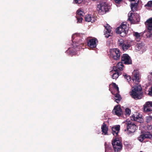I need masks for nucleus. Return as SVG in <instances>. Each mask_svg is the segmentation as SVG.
Returning <instances> with one entry per match:
<instances>
[{
	"label": "nucleus",
	"instance_id": "nucleus-34",
	"mask_svg": "<svg viewBox=\"0 0 152 152\" xmlns=\"http://www.w3.org/2000/svg\"><path fill=\"white\" fill-rule=\"evenodd\" d=\"M125 113L126 116H129L131 113L130 109L129 108H126L125 110Z\"/></svg>",
	"mask_w": 152,
	"mask_h": 152
},
{
	"label": "nucleus",
	"instance_id": "nucleus-13",
	"mask_svg": "<svg viewBox=\"0 0 152 152\" xmlns=\"http://www.w3.org/2000/svg\"><path fill=\"white\" fill-rule=\"evenodd\" d=\"M120 126L117 125L113 126L112 128V133L114 136L117 137L118 135V133L120 130Z\"/></svg>",
	"mask_w": 152,
	"mask_h": 152
},
{
	"label": "nucleus",
	"instance_id": "nucleus-33",
	"mask_svg": "<svg viewBox=\"0 0 152 152\" xmlns=\"http://www.w3.org/2000/svg\"><path fill=\"white\" fill-rule=\"evenodd\" d=\"M146 122L147 123L152 122V115H149L146 117Z\"/></svg>",
	"mask_w": 152,
	"mask_h": 152
},
{
	"label": "nucleus",
	"instance_id": "nucleus-7",
	"mask_svg": "<svg viewBox=\"0 0 152 152\" xmlns=\"http://www.w3.org/2000/svg\"><path fill=\"white\" fill-rule=\"evenodd\" d=\"M118 44L119 46L124 51H126L131 46L129 42L124 41L122 39H120L118 41Z\"/></svg>",
	"mask_w": 152,
	"mask_h": 152
},
{
	"label": "nucleus",
	"instance_id": "nucleus-11",
	"mask_svg": "<svg viewBox=\"0 0 152 152\" xmlns=\"http://www.w3.org/2000/svg\"><path fill=\"white\" fill-rule=\"evenodd\" d=\"M98 42L97 39L96 38H94L87 41L88 46L90 48H94L96 47V42Z\"/></svg>",
	"mask_w": 152,
	"mask_h": 152
},
{
	"label": "nucleus",
	"instance_id": "nucleus-26",
	"mask_svg": "<svg viewBox=\"0 0 152 152\" xmlns=\"http://www.w3.org/2000/svg\"><path fill=\"white\" fill-rule=\"evenodd\" d=\"M121 74L120 72H114L112 76V78L113 79H116Z\"/></svg>",
	"mask_w": 152,
	"mask_h": 152
},
{
	"label": "nucleus",
	"instance_id": "nucleus-17",
	"mask_svg": "<svg viewBox=\"0 0 152 152\" xmlns=\"http://www.w3.org/2000/svg\"><path fill=\"white\" fill-rule=\"evenodd\" d=\"M133 36L134 37L135 40L137 42H139L140 41L141 37H142V33H138L137 32H133Z\"/></svg>",
	"mask_w": 152,
	"mask_h": 152
},
{
	"label": "nucleus",
	"instance_id": "nucleus-22",
	"mask_svg": "<svg viewBox=\"0 0 152 152\" xmlns=\"http://www.w3.org/2000/svg\"><path fill=\"white\" fill-rule=\"evenodd\" d=\"M113 147L115 152H120L122 150L123 145L117 146H113Z\"/></svg>",
	"mask_w": 152,
	"mask_h": 152
},
{
	"label": "nucleus",
	"instance_id": "nucleus-9",
	"mask_svg": "<svg viewBox=\"0 0 152 152\" xmlns=\"http://www.w3.org/2000/svg\"><path fill=\"white\" fill-rule=\"evenodd\" d=\"M140 78L139 72L138 70H134L132 80L133 82L135 81V82H137L136 83H137L140 82Z\"/></svg>",
	"mask_w": 152,
	"mask_h": 152
},
{
	"label": "nucleus",
	"instance_id": "nucleus-1",
	"mask_svg": "<svg viewBox=\"0 0 152 152\" xmlns=\"http://www.w3.org/2000/svg\"><path fill=\"white\" fill-rule=\"evenodd\" d=\"M130 95L133 98L136 100L142 98V88L141 86H136L130 92Z\"/></svg>",
	"mask_w": 152,
	"mask_h": 152
},
{
	"label": "nucleus",
	"instance_id": "nucleus-15",
	"mask_svg": "<svg viewBox=\"0 0 152 152\" xmlns=\"http://www.w3.org/2000/svg\"><path fill=\"white\" fill-rule=\"evenodd\" d=\"M104 26L106 30V33H107L109 34L108 36L106 35L105 36L107 38H108L110 36H111L110 34H112V32L111 30L112 28L108 24H106V25H104Z\"/></svg>",
	"mask_w": 152,
	"mask_h": 152
},
{
	"label": "nucleus",
	"instance_id": "nucleus-32",
	"mask_svg": "<svg viewBox=\"0 0 152 152\" xmlns=\"http://www.w3.org/2000/svg\"><path fill=\"white\" fill-rule=\"evenodd\" d=\"M83 16H79V15H76V17L77 20V23H80L82 22L83 20Z\"/></svg>",
	"mask_w": 152,
	"mask_h": 152
},
{
	"label": "nucleus",
	"instance_id": "nucleus-12",
	"mask_svg": "<svg viewBox=\"0 0 152 152\" xmlns=\"http://www.w3.org/2000/svg\"><path fill=\"white\" fill-rule=\"evenodd\" d=\"M144 110L146 112L152 111V102H146L144 105Z\"/></svg>",
	"mask_w": 152,
	"mask_h": 152
},
{
	"label": "nucleus",
	"instance_id": "nucleus-4",
	"mask_svg": "<svg viewBox=\"0 0 152 152\" xmlns=\"http://www.w3.org/2000/svg\"><path fill=\"white\" fill-rule=\"evenodd\" d=\"M110 57L115 60L120 59L121 53L120 50L118 48H113L110 50Z\"/></svg>",
	"mask_w": 152,
	"mask_h": 152
},
{
	"label": "nucleus",
	"instance_id": "nucleus-6",
	"mask_svg": "<svg viewBox=\"0 0 152 152\" xmlns=\"http://www.w3.org/2000/svg\"><path fill=\"white\" fill-rule=\"evenodd\" d=\"M126 129L129 133L134 132L137 129V127L134 123L130 121H127L126 123Z\"/></svg>",
	"mask_w": 152,
	"mask_h": 152
},
{
	"label": "nucleus",
	"instance_id": "nucleus-18",
	"mask_svg": "<svg viewBox=\"0 0 152 152\" xmlns=\"http://www.w3.org/2000/svg\"><path fill=\"white\" fill-rule=\"evenodd\" d=\"M147 29H152V18L147 20L145 22Z\"/></svg>",
	"mask_w": 152,
	"mask_h": 152
},
{
	"label": "nucleus",
	"instance_id": "nucleus-27",
	"mask_svg": "<svg viewBox=\"0 0 152 152\" xmlns=\"http://www.w3.org/2000/svg\"><path fill=\"white\" fill-rule=\"evenodd\" d=\"M112 85L113 88H114L115 89L116 91V92H118V93H119V88L118 87V86L115 83H113L111 84H110L109 85V90L110 91V86Z\"/></svg>",
	"mask_w": 152,
	"mask_h": 152
},
{
	"label": "nucleus",
	"instance_id": "nucleus-43",
	"mask_svg": "<svg viewBox=\"0 0 152 152\" xmlns=\"http://www.w3.org/2000/svg\"><path fill=\"white\" fill-rule=\"evenodd\" d=\"M140 152H142V151H140Z\"/></svg>",
	"mask_w": 152,
	"mask_h": 152
},
{
	"label": "nucleus",
	"instance_id": "nucleus-38",
	"mask_svg": "<svg viewBox=\"0 0 152 152\" xmlns=\"http://www.w3.org/2000/svg\"><path fill=\"white\" fill-rule=\"evenodd\" d=\"M74 1L75 3L79 4L81 3L83 0H74Z\"/></svg>",
	"mask_w": 152,
	"mask_h": 152
},
{
	"label": "nucleus",
	"instance_id": "nucleus-14",
	"mask_svg": "<svg viewBox=\"0 0 152 152\" xmlns=\"http://www.w3.org/2000/svg\"><path fill=\"white\" fill-rule=\"evenodd\" d=\"M85 21L87 22L93 23L96 20V17L91 15H86L85 17Z\"/></svg>",
	"mask_w": 152,
	"mask_h": 152
},
{
	"label": "nucleus",
	"instance_id": "nucleus-37",
	"mask_svg": "<svg viewBox=\"0 0 152 152\" xmlns=\"http://www.w3.org/2000/svg\"><path fill=\"white\" fill-rule=\"evenodd\" d=\"M113 69L115 72H120L119 70L118 69V67L115 66L113 67Z\"/></svg>",
	"mask_w": 152,
	"mask_h": 152
},
{
	"label": "nucleus",
	"instance_id": "nucleus-25",
	"mask_svg": "<svg viewBox=\"0 0 152 152\" xmlns=\"http://www.w3.org/2000/svg\"><path fill=\"white\" fill-rule=\"evenodd\" d=\"M146 36L148 38L152 39V29H148Z\"/></svg>",
	"mask_w": 152,
	"mask_h": 152
},
{
	"label": "nucleus",
	"instance_id": "nucleus-10",
	"mask_svg": "<svg viewBox=\"0 0 152 152\" xmlns=\"http://www.w3.org/2000/svg\"><path fill=\"white\" fill-rule=\"evenodd\" d=\"M112 113L118 116H121L123 114L122 109L119 105H116L114 107Z\"/></svg>",
	"mask_w": 152,
	"mask_h": 152
},
{
	"label": "nucleus",
	"instance_id": "nucleus-31",
	"mask_svg": "<svg viewBox=\"0 0 152 152\" xmlns=\"http://www.w3.org/2000/svg\"><path fill=\"white\" fill-rule=\"evenodd\" d=\"M123 76L126 79L127 82H129L131 80V77L130 76L127 75L126 73H124L123 74Z\"/></svg>",
	"mask_w": 152,
	"mask_h": 152
},
{
	"label": "nucleus",
	"instance_id": "nucleus-39",
	"mask_svg": "<svg viewBox=\"0 0 152 152\" xmlns=\"http://www.w3.org/2000/svg\"><path fill=\"white\" fill-rule=\"evenodd\" d=\"M148 80L151 81H152V72L148 76Z\"/></svg>",
	"mask_w": 152,
	"mask_h": 152
},
{
	"label": "nucleus",
	"instance_id": "nucleus-41",
	"mask_svg": "<svg viewBox=\"0 0 152 152\" xmlns=\"http://www.w3.org/2000/svg\"><path fill=\"white\" fill-rule=\"evenodd\" d=\"M131 1H137V0H130ZM139 1V0H138Z\"/></svg>",
	"mask_w": 152,
	"mask_h": 152
},
{
	"label": "nucleus",
	"instance_id": "nucleus-3",
	"mask_svg": "<svg viewBox=\"0 0 152 152\" xmlns=\"http://www.w3.org/2000/svg\"><path fill=\"white\" fill-rule=\"evenodd\" d=\"M128 28L126 22H123L116 29V33L119 34L123 37H125L128 33Z\"/></svg>",
	"mask_w": 152,
	"mask_h": 152
},
{
	"label": "nucleus",
	"instance_id": "nucleus-30",
	"mask_svg": "<svg viewBox=\"0 0 152 152\" xmlns=\"http://www.w3.org/2000/svg\"><path fill=\"white\" fill-rule=\"evenodd\" d=\"M134 15V14L133 13L130 12L129 13V14L128 18V20L131 22L133 21L134 20L133 19V15Z\"/></svg>",
	"mask_w": 152,
	"mask_h": 152
},
{
	"label": "nucleus",
	"instance_id": "nucleus-20",
	"mask_svg": "<svg viewBox=\"0 0 152 152\" xmlns=\"http://www.w3.org/2000/svg\"><path fill=\"white\" fill-rule=\"evenodd\" d=\"M138 2V1L137 2H135L131 4V8L132 11L134 12L137 10Z\"/></svg>",
	"mask_w": 152,
	"mask_h": 152
},
{
	"label": "nucleus",
	"instance_id": "nucleus-8",
	"mask_svg": "<svg viewBox=\"0 0 152 152\" xmlns=\"http://www.w3.org/2000/svg\"><path fill=\"white\" fill-rule=\"evenodd\" d=\"M121 61L125 64H130L132 61L130 57L127 54H123L121 57Z\"/></svg>",
	"mask_w": 152,
	"mask_h": 152
},
{
	"label": "nucleus",
	"instance_id": "nucleus-16",
	"mask_svg": "<svg viewBox=\"0 0 152 152\" xmlns=\"http://www.w3.org/2000/svg\"><path fill=\"white\" fill-rule=\"evenodd\" d=\"M101 129L102 134H104V135L107 134L108 131V127L107 126V125L105 124V122H104L102 125Z\"/></svg>",
	"mask_w": 152,
	"mask_h": 152
},
{
	"label": "nucleus",
	"instance_id": "nucleus-40",
	"mask_svg": "<svg viewBox=\"0 0 152 152\" xmlns=\"http://www.w3.org/2000/svg\"><path fill=\"white\" fill-rule=\"evenodd\" d=\"M116 3H120L122 0H114Z\"/></svg>",
	"mask_w": 152,
	"mask_h": 152
},
{
	"label": "nucleus",
	"instance_id": "nucleus-5",
	"mask_svg": "<svg viewBox=\"0 0 152 152\" xmlns=\"http://www.w3.org/2000/svg\"><path fill=\"white\" fill-rule=\"evenodd\" d=\"M146 138L152 139V132H142L138 140L140 142H142L144 139Z\"/></svg>",
	"mask_w": 152,
	"mask_h": 152
},
{
	"label": "nucleus",
	"instance_id": "nucleus-24",
	"mask_svg": "<svg viewBox=\"0 0 152 152\" xmlns=\"http://www.w3.org/2000/svg\"><path fill=\"white\" fill-rule=\"evenodd\" d=\"M123 63H124L123 62L121 61L119 62L117 64L118 69L120 71H122L123 70V68L124 67Z\"/></svg>",
	"mask_w": 152,
	"mask_h": 152
},
{
	"label": "nucleus",
	"instance_id": "nucleus-21",
	"mask_svg": "<svg viewBox=\"0 0 152 152\" xmlns=\"http://www.w3.org/2000/svg\"><path fill=\"white\" fill-rule=\"evenodd\" d=\"M112 145L113 146H115L122 145V143H121L120 140L118 138H115L114 140L112 142Z\"/></svg>",
	"mask_w": 152,
	"mask_h": 152
},
{
	"label": "nucleus",
	"instance_id": "nucleus-23",
	"mask_svg": "<svg viewBox=\"0 0 152 152\" xmlns=\"http://www.w3.org/2000/svg\"><path fill=\"white\" fill-rule=\"evenodd\" d=\"M131 119L132 120H133L134 121H136L139 122L141 123V122L142 118L138 116H137L135 117V115L134 114L132 115Z\"/></svg>",
	"mask_w": 152,
	"mask_h": 152
},
{
	"label": "nucleus",
	"instance_id": "nucleus-2",
	"mask_svg": "<svg viewBox=\"0 0 152 152\" xmlns=\"http://www.w3.org/2000/svg\"><path fill=\"white\" fill-rule=\"evenodd\" d=\"M109 7L108 4L106 2L101 1L98 5L97 10L99 14L102 15L109 11Z\"/></svg>",
	"mask_w": 152,
	"mask_h": 152
},
{
	"label": "nucleus",
	"instance_id": "nucleus-28",
	"mask_svg": "<svg viewBox=\"0 0 152 152\" xmlns=\"http://www.w3.org/2000/svg\"><path fill=\"white\" fill-rule=\"evenodd\" d=\"M144 45L142 43L137 44L136 46V50H140L142 48Z\"/></svg>",
	"mask_w": 152,
	"mask_h": 152
},
{
	"label": "nucleus",
	"instance_id": "nucleus-35",
	"mask_svg": "<svg viewBox=\"0 0 152 152\" xmlns=\"http://www.w3.org/2000/svg\"><path fill=\"white\" fill-rule=\"evenodd\" d=\"M105 152H112V148L109 146H105Z\"/></svg>",
	"mask_w": 152,
	"mask_h": 152
},
{
	"label": "nucleus",
	"instance_id": "nucleus-19",
	"mask_svg": "<svg viewBox=\"0 0 152 152\" xmlns=\"http://www.w3.org/2000/svg\"><path fill=\"white\" fill-rule=\"evenodd\" d=\"M119 93L117 92L115 94H114L115 95V101L117 102V103H119L120 101L122 99V97L121 95L119 94Z\"/></svg>",
	"mask_w": 152,
	"mask_h": 152
},
{
	"label": "nucleus",
	"instance_id": "nucleus-29",
	"mask_svg": "<svg viewBox=\"0 0 152 152\" xmlns=\"http://www.w3.org/2000/svg\"><path fill=\"white\" fill-rule=\"evenodd\" d=\"M77 14L76 15H79L83 17V14H84L83 9L80 8L77 11Z\"/></svg>",
	"mask_w": 152,
	"mask_h": 152
},
{
	"label": "nucleus",
	"instance_id": "nucleus-42",
	"mask_svg": "<svg viewBox=\"0 0 152 152\" xmlns=\"http://www.w3.org/2000/svg\"><path fill=\"white\" fill-rule=\"evenodd\" d=\"M111 93H112V94H114L112 92Z\"/></svg>",
	"mask_w": 152,
	"mask_h": 152
},
{
	"label": "nucleus",
	"instance_id": "nucleus-36",
	"mask_svg": "<svg viewBox=\"0 0 152 152\" xmlns=\"http://www.w3.org/2000/svg\"><path fill=\"white\" fill-rule=\"evenodd\" d=\"M146 7H152V1H149L145 5Z\"/></svg>",
	"mask_w": 152,
	"mask_h": 152
}]
</instances>
